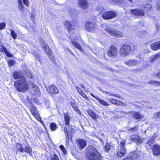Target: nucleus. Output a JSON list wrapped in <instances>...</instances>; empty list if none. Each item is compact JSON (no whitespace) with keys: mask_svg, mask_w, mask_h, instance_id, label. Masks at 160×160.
<instances>
[{"mask_svg":"<svg viewBox=\"0 0 160 160\" xmlns=\"http://www.w3.org/2000/svg\"><path fill=\"white\" fill-rule=\"evenodd\" d=\"M65 124L68 126V127H65L64 128V132L66 136V139L68 141L72 138L71 135L74 131V129L72 128H70L69 122L71 120V117L67 113H65L63 114Z\"/></svg>","mask_w":160,"mask_h":160,"instance_id":"nucleus-1","label":"nucleus"},{"mask_svg":"<svg viewBox=\"0 0 160 160\" xmlns=\"http://www.w3.org/2000/svg\"><path fill=\"white\" fill-rule=\"evenodd\" d=\"M87 157L89 160H101V156L96 149L93 146L87 147L86 150Z\"/></svg>","mask_w":160,"mask_h":160,"instance_id":"nucleus-2","label":"nucleus"},{"mask_svg":"<svg viewBox=\"0 0 160 160\" xmlns=\"http://www.w3.org/2000/svg\"><path fill=\"white\" fill-rule=\"evenodd\" d=\"M14 86L17 90L21 92L26 91L29 88V86L25 78L15 81L14 82Z\"/></svg>","mask_w":160,"mask_h":160,"instance_id":"nucleus-3","label":"nucleus"},{"mask_svg":"<svg viewBox=\"0 0 160 160\" xmlns=\"http://www.w3.org/2000/svg\"><path fill=\"white\" fill-rule=\"evenodd\" d=\"M104 30L110 35L114 37H121L123 36V34L122 32L108 27H106L104 28Z\"/></svg>","mask_w":160,"mask_h":160,"instance_id":"nucleus-4","label":"nucleus"},{"mask_svg":"<svg viewBox=\"0 0 160 160\" xmlns=\"http://www.w3.org/2000/svg\"><path fill=\"white\" fill-rule=\"evenodd\" d=\"M131 50V48L130 45L124 44L120 49V54L122 57H126L130 53Z\"/></svg>","mask_w":160,"mask_h":160,"instance_id":"nucleus-5","label":"nucleus"},{"mask_svg":"<svg viewBox=\"0 0 160 160\" xmlns=\"http://www.w3.org/2000/svg\"><path fill=\"white\" fill-rule=\"evenodd\" d=\"M125 142L122 140L120 142V146L118 148L117 151V156L118 157H121L123 156L126 153L125 148L124 147Z\"/></svg>","mask_w":160,"mask_h":160,"instance_id":"nucleus-6","label":"nucleus"},{"mask_svg":"<svg viewBox=\"0 0 160 160\" xmlns=\"http://www.w3.org/2000/svg\"><path fill=\"white\" fill-rule=\"evenodd\" d=\"M107 53L108 56L110 58H114L117 57L118 55L117 48L114 45L111 46Z\"/></svg>","mask_w":160,"mask_h":160,"instance_id":"nucleus-7","label":"nucleus"},{"mask_svg":"<svg viewBox=\"0 0 160 160\" xmlns=\"http://www.w3.org/2000/svg\"><path fill=\"white\" fill-rule=\"evenodd\" d=\"M86 30L88 32H94L98 29L97 26L92 22L88 21L85 25Z\"/></svg>","mask_w":160,"mask_h":160,"instance_id":"nucleus-8","label":"nucleus"},{"mask_svg":"<svg viewBox=\"0 0 160 160\" xmlns=\"http://www.w3.org/2000/svg\"><path fill=\"white\" fill-rule=\"evenodd\" d=\"M117 16V13L113 11L106 12L104 13L102 17L105 19H111L114 18Z\"/></svg>","mask_w":160,"mask_h":160,"instance_id":"nucleus-9","label":"nucleus"},{"mask_svg":"<svg viewBox=\"0 0 160 160\" xmlns=\"http://www.w3.org/2000/svg\"><path fill=\"white\" fill-rule=\"evenodd\" d=\"M130 12L135 16L142 17L144 15V11L142 9L135 8L131 10Z\"/></svg>","mask_w":160,"mask_h":160,"instance_id":"nucleus-10","label":"nucleus"},{"mask_svg":"<svg viewBox=\"0 0 160 160\" xmlns=\"http://www.w3.org/2000/svg\"><path fill=\"white\" fill-rule=\"evenodd\" d=\"M77 142L78 146L80 150L85 148L87 145L86 141L82 139H77Z\"/></svg>","mask_w":160,"mask_h":160,"instance_id":"nucleus-11","label":"nucleus"},{"mask_svg":"<svg viewBox=\"0 0 160 160\" xmlns=\"http://www.w3.org/2000/svg\"><path fill=\"white\" fill-rule=\"evenodd\" d=\"M47 91L48 93L52 95L56 94L58 93L59 90L58 88L54 85H51L47 88Z\"/></svg>","mask_w":160,"mask_h":160,"instance_id":"nucleus-12","label":"nucleus"},{"mask_svg":"<svg viewBox=\"0 0 160 160\" xmlns=\"http://www.w3.org/2000/svg\"><path fill=\"white\" fill-rule=\"evenodd\" d=\"M31 84L32 88L31 91L32 94L37 96H39L40 95V92L38 87L33 83H32Z\"/></svg>","mask_w":160,"mask_h":160,"instance_id":"nucleus-13","label":"nucleus"},{"mask_svg":"<svg viewBox=\"0 0 160 160\" xmlns=\"http://www.w3.org/2000/svg\"><path fill=\"white\" fill-rule=\"evenodd\" d=\"M13 78L15 79H22L23 78H25L23 74L21 72H14L12 73Z\"/></svg>","mask_w":160,"mask_h":160,"instance_id":"nucleus-14","label":"nucleus"},{"mask_svg":"<svg viewBox=\"0 0 160 160\" xmlns=\"http://www.w3.org/2000/svg\"><path fill=\"white\" fill-rule=\"evenodd\" d=\"M153 153L155 156L160 155V146L157 144H155L152 147Z\"/></svg>","mask_w":160,"mask_h":160,"instance_id":"nucleus-15","label":"nucleus"},{"mask_svg":"<svg viewBox=\"0 0 160 160\" xmlns=\"http://www.w3.org/2000/svg\"><path fill=\"white\" fill-rule=\"evenodd\" d=\"M65 26L67 27L68 31H71L74 29V24L72 22L66 21Z\"/></svg>","mask_w":160,"mask_h":160,"instance_id":"nucleus-16","label":"nucleus"},{"mask_svg":"<svg viewBox=\"0 0 160 160\" xmlns=\"http://www.w3.org/2000/svg\"><path fill=\"white\" fill-rule=\"evenodd\" d=\"M130 139L136 142L137 144L141 143L142 142V139L138 135H133L131 136Z\"/></svg>","mask_w":160,"mask_h":160,"instance_id":"nucleus-17","label":"nucleus"},{"mask_svg":"<svg viewBox=\"0 0 160 160\" xmlns=\"http://www.w3.org/2000/svg\"><path fill=\"white\" fill-rule=\"evenodd\" d=\"M79 3L80 6L85 9L88 8V3L86 0H79Z\"/></svg>","mask_w":160,"mask_h":160,"instance_id":"nucleus-18","label":"nucleus"},{"mask_svg":"<svg viewBox=\"0 0 160 160\" xmlns=\"http://www.w3.org/2000/svg\"><path fill=\"white\" fill-rule=\"evenodd\" d=\"M151 47L152 49L154 50H156L160 49V41L152 44L151 45Z\"/></svg>","mask_w":160,"mask_h":160,"instance_id":"nucleus-19","label":"nucleus"},{"mask_svg":"<svg viewBox=\"0 0 160 160\" xmlns=\"http://www.w3.org/2000/svg\"><path fill=\"white\" fill-rule=\"evenodd\" d=\"M43 49L46 54L48 55H51L52 52L48 46L45 43H43Z\"/></svg>","mask_w":160,"mask_h":160,"instance_id":"nucleus-20","label":"nucleus"},{"mask_svg":"<svg viewBox=\"0 0 160 160\" xmlns=\"http://www.w3.org/2000/svg\"><path fill=\"white\" fill-rule=\"evenodd\" d=\"M109 101L112 104L118 106H122L123 104L122 102L113 99H109Z\"/></svg>","mask_w":160,"mask_h":160,"instance_id":"nucleus-21","label":"nucleus"},{"mask_svg":"<svg viewBox=\"0 0 160 160\" xmlns=\"http://www.w3.org/2000/svg\"><path fill=\"white\" fill-rule=\"evenodd\" d=\"M18 9L21 12H22L25 9V8L23 5L22 0H18Z\"/></svg>","mask_w":160,"mask_h":160,"instance_id":"nucleus-22","label":"nucleus"},{"mask_svg":"<svg viewBox=\"0 0 160 160\" xmlns=\"http://www.w3.org/2000/svg\"><path fill=\"white\" fill-rule=\"evenodd\" d=\"M155 142V141L153 138L151 139L150 140L148 141L146 145V147L147 149H151L152 146V144Z\"/></svg>","mask_w":160,"mask_h":160,"instance_id":"nucleus-23","label":"nucleus"},{"mask_svg":"<svg viewBox=\"0 0 160 160\" xmlns=\"http://www.w3.org/2000/svg\"><path fill=\"white\" fill-rule=\"evenodd\" d=\"M23 151V152H26L29 154L31 153L32 152V148L28 144L25 146Z\"/></svg>","mask_w":160,"mask_h":160,"instance_id":"nucleus-24","label":"nucleus"},{"mask_svg":"<svg viewBox=\"0 0 160 160\" xmlns=\"http://www.w3.org/2000/svg\"><path fill=\"white\" fill-rule=\"evenodd\" d=\"M76 89L78 91V92L80 93V94L84 98L86 99H87L88 98L85 95V94L83 92L82 90L81 89V88L79 87H76Z\"/></svg>","mask_w":160,"mask_h":160,"instance_id":"nucleus-25","label":"nucleus"},{"mask_svg":"<svg viewBox=\"0 0 160 160\" xmlns=\"http://www.w3.org/2000/svg\"><path fill=\"white\" fill-rule=\"evenodd\" d=\"M133 116V117L136 119H141L142 117V115L140 114L139 112H134Z\"/></svg>","mask_w":160,"mask_h":160,"instance_id":"nucleus-26","label":"nucleus"},{"mask_svg":"<svg viewBox=\"0 0 160 160\" xmlns=\"http://www.w3.org/2000/svg\"><path fill=\"white\" fill-rule=\"evenodd\" d=\"M72 42V44L77 48L79 49L80 51H82V48L81 45L77 43V42H75L74 40L71 41Z\"/></svg>","mask_w":160,"mask_h":160,"instance_id":"nucleus-27","label":"nucleus"},{"mask_svg":"<svg viewBox=\"0 0 160 160\" xmlns=\"http://www.w3.org/2000/svg\"><path fill=\"white\" fill-rule=\"evenodd\" d=\"M159 58V56L158 54H156L151 56L149 59V61L151 62H152L156 60L157 59Z\"/></svg>","mask_w":160,"mask_h":160,"instance_id":"nucleus-28","label":"nucleus"},{"mask_svg":"<svg viewBox=\"0 0 160 160\" xmlns=\"http://www.w3.org/2000/svg\"><path fill=\"white\" fill-rule=\"evenodd\" d=\"M96 99L102 105L105 106L109 105L106 101L102 99L99 98H97Z\"/></svg>","mask_w":160,"mask_h":160,"instance_id":"nucleus-29","label":"nucleus"},{"mask_svg":"<svg viewBox=\"0 0 160 160\" xmlns=\"http://www.w3.org/2000/svg\"><path fill=\"white\" fill-rule=\"evenodd\" d=\"M17 149L20 152H23L24 148L22 145L20 143H18L16 145Z\"/></svg>","mask_w":160,"mask_h":160,"instance_id":"nucleus-30","label":"nucleus"},{"mask_svg":"<svg viewBox=\"0 0 160 160\" xmlns=\"http://www.w3.org/2000/svg\"><path fill=\"white\" fill-rule=\"evenodd\" d=\"M137 157V155L136 154H134L133 156L129 157L126 158L122 160H135Z\"/></svg>","mask_w":160,"mask_h":160,"instance_id":"nucleus-31","label":"nucleus"},{"mask_svg":"<svg viewBox=\"0 0 160 160\" xmlns=\"http://www.w3.org/2000/svg\"><path fill=\"white\" fill-rule=\"evenodd\" d=\"M136 63L137 62L136 61L132 60H130L125 62L126 64L128 65H134L136 64Z\"/></svg>","mask_w":160,"mask_h":160,"instance_id":"nucleus-32","label":"nucleus"},{"mask_svg":"<svg viewBox=\"0 0 160 160\" xmlns=\"http://www.w3.org/2000/svg\"><path fill=\"white\" fill-rule=\"evenodd\" d=\"M50 128L52 131H54L56 130L57 128V126L55 123L52 122L50 124Z\"/></svg>","mask_w":160,"mask_h":160,"instance_id":"nucleus-33","label":"nucleus"},{"mask_svg":"<svg viewBox=\"0 0 160 160\" xmlns=\"http://www.w3.org/2000/svg\"><path fill=\"white\" fill-rule=\"evenodd\" d=\"M111 148V145L109 143H107L105 146L104 149L105 151L108 152L110 149Z\"/></svg>","mask_w":160,"mask_h":160,"instance_id":"nucleus-34","label":"nucleus"},{"mask_svg":"<svg viewBox=\"0 0 160 160\" xmlns=\"http://www.w3.org/2000/svg\"><path fill=\"white\" fill-rule=\"evenodd\" d=\"M30 110L33 115H35V114L37 113V110L36 108L34 106H32L30 108Z\"/></svg>","mask_w":160,"mask_h":160,"instance_id":"nucleus-35","label":"nucleus"},{"mask_svg":"<svg viewBox=\"0 0 160 160\" xmlns=\"http://www.w3.org/2000/svg\"><path fill=\"white\" fill-rule=\"evenodd\" d=\"M11 33L12 38L14 39H16L17 38V35L15 32L12 29H11Z\"/></svg>","mask_w":160,"mask_h":160,"instance_id":"nucleus-36","label":"nucleus"},{"mask_svg":"<svg viewBox=\"0 0 160 160\" xmlns=\"http://www.w3.org/2000/svg\"><path fill=\"white\" fill-rule=\"evenodd\" d=\"M138 129V127L137 126H136L134 127V128H131L129 130H128V131L131 132H135L137 131Z\"/></svg>","mask_w":160,"mask_h":160,"instance_id":"nucleus-37","label":"nucleus"},{"mask_svg":"<svg viewBox=\"0 0 160 160\" xmlns=\"http://www.w3.org/2000/svg\"><path fill=\"white\" fill-rule=\"evenodd\" d=\"M6 23L5 22L0 23V30H3L6 27Z\"/></svg>","mask_w":160,"mask_h":160,"instance_id":"nucleus-38","label":"nucleus"},{"mask_svg":"<svg viewBox=\"0 0 160 160\" xmlns=\"http://www.w3.org/2000/svg\"><path fill=\"white\" fill-rule=\"evenodd\" d=\"M8 63L9 66H12L14 64V61L13 60L10 59L8 61Z\"/></svg>","mask_w":160,"mask_h":160,"instance_id":"nucleus-39","label":"nucleus"},{"mask_svg":"<svg viewBox=\"0 0 160 160\" xmlns=\"http://www.w3.org/2000/svg\"><path fill=\"white\" fill-rule=\"evenodd\" d=\"M97 9L100 13H101L103 11L104 8L102 6L99 5Z\"/></svg>","mask_w":160,"mask_h":160,"instance_id":"nucleus-40","label":"nucleus"},{"mask_svg":"<svg viewBox=\"0 0 160 160\" xmlns=\"http://www.w3.org/2000/svg\"><path fill=\"white\" fill-rule=\"evenodd\" d=\"M89 115L91 116L92 118L94 119L96 118L97 117H98V116L96 115L94 113L92 112H91L90 114H89Z\"/></svg>","mask_w":160,"mask_h":160,"instance_id":"nucleus-41","label":"nucleus"},{"mask_svg":"<svg viewBox=\"0 0 160 160\" xmlns=\"http://www.w3.org/2000/svg\"><path fill=\"white\" fill-rule=\"evenodd\" d=\"M60 149L62 150L63 153L64 154H65L66 153V151L64 147L62 145H61L60 146Z\"/></svg>","mask_w":160,"mask_h":160,"instance_id":"nucleus-42","label":"nucleus"},{"mask_svg":"<svg viewBox=\"0 0 160 160\" xmlns=\"http://www.w3.org/2000/svg\"><path fill=\"white\" fill-rule=\"evenodd\" d=\"M51 160H59V159L58 155L56 154H54Z\"/></svg>","mask_w":160,"mask_h":160,"instance_id":"nucleus-43","label":"nucleus"},{"mask_svg":"<svg viewBox=\"0 0 160 160\" xmlns=\"http://www.w3.org/2000/svg\"><path fill=\"white\" fill-rule=\"evenodd\" d=\"M24 4L26 6L28 7L29 5V2L28 0H23Z\"/></svg>","mask_w":160,"mask_h":160,"instance_id":"nucleus-44","label":"nucleus"},{"mask_svg":"<svg viewBox=\"0 0 160 160\" xmlns=\"http://www.w3.org/2000/svg\"><path fill=\"white\" fill-rule=\"evenodd\" d=\"M144 8H146V10H149L151 8V5L150 4H147L146 7L142 6Z\"/></svg>","mask_w":160,"mask_h":160,"instance_id":"nucleus-45","label":"nucleus"},{"mask_svg":"<svg viewBox=\"0 0 160 160\" xmlns=\"http://www.w3.org/2000/svg\"><path fill=\"white\" fill-rule=\"evenodd\" d=\"M0 51L4 52L5 53L7 51L6 48L3 46H1L0 48Z\"/></svg>","mask_w":160,"mask_h":160,"instance_id":"nucleus-46","label":"nucleus"},{"mask_svg":"<svg viewBox=\"0 0 160 160\" xmlns=\"http://www.w3.org/2000/svg\"><path fill=\"white\" fill-rule=\"evenodd\" d=\"M35 118L38 121H39L41 120V118L39 117V115L38 114V113H36L35 115H33Z\"/></svg>","mask_w":160,"mask_h":160,"instance_id":"nucleus-47","label":"nucleus"},{"mask_svg":"<svg viewBox=\"0 0 160 160\" xmlns=\"http://www.w3.org/2000/svg\"><path fill=\"white\" fill-rule=\"evenodd\" d=\"M71 104L73 108L76 111H77L78 109L77 107L76 106V105L74 103L71 102Z\"/></svg>","mask_w":160,"mask_h":160,"instance_id":"nucleus-48","label":"nucleus"},{"mask_svg":"<svg viewBox=\"0 0 160 160\" xmlns=\"http://www.w3.org/2000/svg\"><path fill=\"white\" fill-rule=\"evenodd\" d=\"M5 53L6 54V55L8 57H12V55L11 54L9 53V52H8V51H7L6 52H5Z\"/></svg>","mask_w":160,"mask_h":160,"instance_id":"nucleus-49","label":"nucleus"},{"mask_svg":"<svg viewBox=\"0 0 160 160\" xmlns=\"http://www.w3.org/2000/svg\"><path fill=\"white\" fill-rule=\"evenodd\" d=\"M157 83L158 85H160V82H158L156 81H150L149 82V83L151 84L154 83V84H156Z\"/></svg>","mask_w":160,"mask_h":160,"instance_id":"nucleus-50","label":"nucleus"},{"mask_svg":"<svg viewBox=\"0 0 160 160\" xmlns=\"http://www.w3.org/2000/svg\"><path fill=\"white\" fill-rule=\"evenodd\" d=\"M154 116L155 117H157L158 118H160V112L155 113Z\"/></svg>","mask_w":160,"mask_h":160,"instance_id":"nucleus-51","label":"nucleus"},{"mask_svg":"<svg viewBox=\"0 0 160 160\" xmlns=\"http://www.w3.org/2000/svg\"><path fill=\"white\" fill-rule=\"evenodd\" d=\"M113 2L117 3H121L122 2V0H112Z\"/></svg>","mask_w":160,"mask_h":160,"instance_id":"nucleus-52","label":"nucleus"},{"mask_svg":"<svg viewBox=\"0 0 160 160\" xmlns=\"http://www.w3.org/2000/svg\"><path fill=\"white\" fill-rule=\"evenodd\" d=\"M106 93H107V94H108L109 95H110L111 96H115L116 97H118L117 95H115V94H114V93H112L111 92H106Z\"/></svg>","mask_w":160,"mask_h":160,"instance_id":"nucleus-53","label":"nucleus"},{"mask_svg":"<svg viewBox=\"0 0 160 160\" xmlns=\"http://www.w3.org/2000/svg\"><path fill=\"white\" fill-rule=\"evenodd\" d=\"M157 76L160 79V72L158 73L157 74Z\"/></svg>","mask_w":160,"mask_h":160,"instance_id":"nucleus-54","label":"nucleus"},{"mask_svg":"<svg viewBox=\"0 0 160 160\" xmlns=\"http://www.w3.org/2000/svg\"><path fill=\"white\" fill-rule=\"evenodd\" d=\"M91 95L93 97L95 98L96 99V98H97V97H96L95 96H94V95L92 94V93H91Z\"/></svg>","mask_w":160,"mask_h":160,"instance_id":"nucleus-55","label":"nucleus"},{"mask_svg":"<svg viewBox=\"0 0 160 160\" xmlns=\"http://www.w3.org/2000/svg\"><path fill=\"white\" fill-rule=\"evenodd\" d=\"M157 9L159 10H160V5L158 6V7L157 8Z\"/></svg>","mask_w":160,"mask_h":160,"instance_id":"nucleus-56","label":"nucleus"},{"mask_svg":"<svg viewBox=\"0 0 160 160\" xmlns=\"http://www.w3.org/2000/svg\"><path fill=\"white\" fill-rule=\"evenodd\" d=\"M81 86L82 88H84V86L83 85H81Z\"/></svg>","mask_w":160,"mask_h":160,"instance_id":"nucleus-57","label":"nucleus"},{"mask_svg":"<svg viewBox=\"0 0 160 160\" xmlns=\"http://www.w3.org/2000/svg\"><path fill=\"white\" fill-rule=\"evenodd\" d=\"M129 0L131 2H133V1H134V0Z\"/></svg>","mask_w":160,"mask_h":160,"instance_id":"nucleus-58","label":"nucleus"},{"mask_svg":"<svg viewBox=\"0 0 160 160\" xmlns=\"http://www.w3.org/2000/svg\"><path fill=\"white\" fill-rule=\"evenodd\" d=\"M148 1L149 2H150L152 1V0H148Z\"/></svg>","mask_w":160,"mask_h":160,"instance_id":"nucleus-59","label":"nucleus"},{"mask_svg":"<svg viewBox=\"0 0 160 160\" xmlns=\"http://www.w3.org/2000/svg\"><path fill=\"white\" fill-rule=\"evenodd\" d=\"M102 92H105L106 93V92H105V91H104L103 90L102 91Z\"/></svg>","mask_w":160,"mask_h":160,"instance_id":"nucleus-60","label":"nucleus"}]
</instances>
